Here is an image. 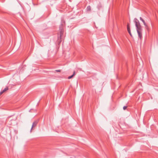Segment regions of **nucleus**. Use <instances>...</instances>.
Segmentation results:
<instances>
[{"label":"nucleus","instance_id":"obj_1","mask_svg":"<svg viewBox=\"0 0 158 158\" xmlns=\"http://www.w3.org/2000/svg\"><path fill=\"white\" fill-rule=\"evenodd\" d=\"M134 22L135 23L136 29L138 34V36L141 39L142 38V29L139 21L136 18L134 20Z\"/></svg>","mask_w":158,"mask_h":158},{"label":"nucleus","instance_id":"obj_2","mask_svg":"<svg viewBox=\"0 0 158 158\" xmlns=\"http://www.w3.org/2000/svg\"><path fill=\"white\" fill-rule=\"evenodd\" d=\"M139 19H140V20H141L143 22V24L145 26V29L147 30L148 31H149V28L148 26V25L145 23L144 20L141 17H140Z\"/></svg>","mask_w":158,"mask_h":158},{"label":"nucleus","instance_id":"obj_3","mask_svg":"<svg viewBox=\"0 0 158 158\" xmlns=\"http://www.w3.org/2000/svg\"><path fill=\"white\" fill-rule=\"evenodd\" d=\"M38 120H36L33 123L32 126V127L31 128V130H32V129L34 127H36L38 123Z\"/></svg>","mask_w":158,"mask_h":158},{"label":"nucleus","instance_id":"obj_4","mask_svg":"<svg viewBox=\"0 0 158 158\" xmlns=\"http://www.w3.org/2000/svg\"><path fill=\"white\" fill-rule=\"evenodd\" d=\"M64 33V30L63 28L60 29V36L58 37V39L59 38L61 39L62 35H63Z\"/></svg>","mask_w":158,"mask_h":158},{"label":"nucleus","instance_id":"obj_5","mask_svg":"<svg viewBox=\"0 0 158 158\" xmlns=\"http://www.w3.org/2000/svg\"><path fill=\"white\" fill-rule=\"evenodd\" d=\"M8 89V87L5 88L3 90L0 92V94H2L3 93L7 90Z\"/></svg>","mask_w":158,"mask_h":158},{"label":"nucleus","instance_id":"obj_6","mask_svg":"<svg viewBox=\"0 0 158 158\" xmlns=\"http://www.w3.org/2000/svg\"><path fill=\"white\" fill-rule=\"evenodd\" d=\"M75 71H74L73 72V74L71 76H69L68 77V79H71V78H72L73 77V76L74 75H75Z\"/></svg>","mask_w":158,"mask_h":158},{"label":"nucleus","instance_id":"obj_7","mask_svg":"<svg viewBox=\"0 0 158 158\" xmlns=\"http://www.w3.org/2000/svg\"><path fill=\"white\" fill-rule=\"evenodd\" d=\"M127 30L128 31V32H131L130 29V26L129 25L128 23L127 24Z\"/></svg>","mask_w":158,"mask_h":158},{"label":"nucleus","instance_id":"obj_8","mask_svg":"<svg viewBox=\"0 0 158 158\" xmlns=\"http://www.w3.org/2000/svg\"><path fill=\"white\" fill-rule=\"evenodd\" d=\"M91 9V7L90 6H89L87 7L86 9L87 11H90Z\"/></svg>","mask_w":158,"mask_h":158},{"label":"nucleus","instance_id":"obj_9","mask_svg":"<svg viewBox=\"0 0 158 158\" xmlns=\"http://www.w3.org/2000/svg\"><path fill=\"white\" fill-rule=\"evenodd\" d=\"M127 106H124L123 107V109L124 110H125L127 109Z\"/></svg>","mask_w":158,"mask_h":158},{"label":"nucleus","instance_id":"obj_10","mask_svg":"<svg viewBox=\"0 0 158 158\" xmlns=\"http://www.w3.org/2000/svg\"><path fill=\"white\" fill-rule=\"evenodd\" d=\"M56 71L57 72H60L61 71L60 70H56Z\"/></svg>","mask_w":158,"mask_h":158},{"label":"nucleus","instance_id":"obj_11","mask_svg":"<svg viewBox=\"0 0 158 158\" xmlns=\"http://www.w3.org/2000/svg\"><path fill=\"white\" fill-rule=\"evenodd\" d=\"M129 34L131 36H132V34L131 33V32H129Z\"/></svg>","mask_w":158,"mask_h":158},{"label":"nucleus","instance_id":"obj_12","mask_svg":"<svg viewBox=\"0 0 158 158\" xmlns=\"http://www.w3.org/2000/svg\"><path fill=\"white\" fill-rule=\"evenodd\" d=\"M129 34L131 36H132V34L131 33V32H129Z\"/></svg>","mask_w":158,"mask_h":158},{"label":"nucleus","instance_id":"obj_13","mask_svg":"<svg viewBox=\"0 0 158 158\" xmlns=\"http://www.w3.org/2000/svg\"><path fill=\"white\" fill-rule=\"evenodd\" d=\"M1 94H0V96L1 95Z\"/></svg>","mask_w":158,"mask_h":158}]
</instances>
